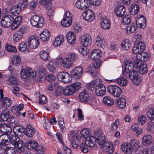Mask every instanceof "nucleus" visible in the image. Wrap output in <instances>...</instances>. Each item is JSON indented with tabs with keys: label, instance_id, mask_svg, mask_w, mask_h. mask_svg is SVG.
<instances>
[{
	"label": "nucleus",
	"instance_id": "nucleus-29",
	"mask_svg": "<svg viewBox=\"0 0 154 154\" xmlns=\"http://www.w3.org/2000/svg\"><path fill=\"white\" fill-rule=\"evenodd\" d=\"M51 36L50 32L47 29H45L42 33L40 34L41 40L43 42L48 41Z\"/></svg>",
	"mask_w": 154,
	"mask_h": 154
},
{
	"label": "nucleus",
	"instance_id": "nucleus-59",
	"mask_svg": "<svg viewBox=\"0 0 154 154\" xmlns=\"http://www.w3.org/2000/svg\"><path fill=\"white\" fill-rule=\"evenodd\" d=\"M35 150V154H44L45 151V147L41 145H38Z\"/></svg>",
	"mask_w": 154,
	"mask_h": 154
},
{
	"label": "nucleus",
	"instance_id": "nucleus-20",
	"mask_svg": "<svg viewBox=\"0 0 154 154\" xmlns=\"http://www.w3.org/2000/svg\"><path fill=\"white\" fill-rule=\"evenodd\" d=\"M12 129L10 125L6 123L2 125L0 128V132L2 134L10 135Z\"/></svg>",
	"mask_w": 154,
	"mask_h": 154
},
{
	"label": "nucleus",
	"instance_id": "nucleus-48",
	"mask_svg": "<svg viewBox=\"0 0 154 154\" xmlns=\"http://www.w3.org/2000/svg\"><path fill=\"white\" fill-rule=\"evenodd\" d=\"M75 92V90L71 85L67 86L64 90L63 94L65 95H70L73 94Z\"/></svg>",
	"mask_w": 154,
	"mask_h": 154
},
{
	"label": "nucleus",
	"instance_id": "nucleus-7",
	"mask_svg": "<svg viewBox=\"0 0 154 154\" xmlns=\"http://www.w3.org/2000/svg\"><path fill=\"white\" fill-rule=\"evenodd\" d=\"M92 99H90L89 94L87 91H83L79 95V98L80 101L82 102H88L90 100L93 104L96 105L97 104V100L93 97Z\"/></svg>",
	"mask_w": 154,
	"mask_h": 154
},
{
	"label": "nucleus",
	"instance_id": "nucleus-41",
	"mask_svg": "<svg viewBox=\"0 0 154 154\" xmlns=\"http://www.w3.org/2000/svg\"><path fill=\"white\" fill-rule=\"evenodd\" d=\"M96 139L94 136H91L85 141V144L90 147H93L96 144Z\"/></svg>",
	"mask_w": 154,
	"mask_h": 154
},
{
	"label": "nucleus",
	"instance_id": "nucleus-38",
	"mask_svg": "<svg viewBox=\"0 0 154 154\" xmlns=\"http://www.w3.org/2000/svg\"><path fill=\"white\" fill-rule=\"evenodd\" d=\"M131 43L129 39L123 40L121 43V48L124 50H128L131 48Z\"/></svg>",
	"mask_w": 154,
	"mask_h": 154
},
{
	"label": "nucleus",
	"instance_id": "nucleus-56",
	"mask_svg": "<svg viewBox=\"0 0 154 154\" xmlns=\"http://www.w3.org/2000/svg\"><path fill=\"white\" fill-rule=\"evenodd\" d=\"M58 123L62 132H63L65 129V124L64 119L63 118L59 117L57 119Z\"/></svg>",
	"mask_w": 154,
	"mask_h": 154
},
{
	"label": "nucleus",
	"instance_id": "nucleus-25",
	"mask_svg": "<svg viewBox=\"0 0 154 154\" xmlns=\"http://www.w3.org/2000/svg\"><path fill=\"white\" fill-rule=\"evenodd\" d=\"M28 43L30 48L31 49H35L38 46L39 42L38 38H29Z\"/></svg>",
	"mask_w": 154,
	"mask_h": 154
},
{
	"label": "nucleus",
	"instance_id": "nucleus-19",
	"mask_svg": "<svg viewBox=\"0 0 154 154\" xmlns=\"http://www.w3.org/2000/svg\"><path fill=\"white\" fill-rule=\"evenodd\" d=\"M75 5L77 8L85 10L89 6V2L87 0H78Z\"/></svg>",
	"mask_w": 154,
	"mask_h": 154
},
{
	"label": "nucleus",
	"instance_id": "nucleus-3",
	"mask_svg": "<svg viewBox=\"0 0 154 154\" xmlns=\"http://www.w3.org/2000/svg\"><path fill=\"white\" fill-rule=\"evenodd\" d=\"M20 74L21 77L23 81H25L27 77L33 78L36 75L35 70L29 67H27L24 69H22Z\"/></svg>",
	"mask_w": 154,
	"mask_h": 154
},
{
	"label": "nucleus",
	"instance_id": "nucleus-2",
	"mask_svg": "<svg viewBox=\"0 0 154 154\" xmlns=\"http://www.w3.org/2000/svg\"><path fill=\"white\" fill-rule=\"evenodd\" d=\"M7 21L8 23H11V29L13 30L15 29L22 22V17L20 16H18L15 18L14 20V16H11V15H5L3 17Z\"/></svg>",
	"mask_w": 154,
	"mask_h": 154
},
{
	"label": "nucleus",
	"instance_id": "nucleus-34",
	"mask_svg": "<svg viewBox=\"0 0 154 154\" xmlns=\"http://www.w3.org/2000/svg\"><path fill=\"white\" fill-rule=\"evenodd\" d=\"M102 147L104 152H108L109 153H112L113 151V145L109 142H106Z\"/></svg>",
	"mask_w": 154,
	"mask_h": 154
},
{
	"label": "nucleus",
	"instance_id": "nucleus-57",
	"mask_svg": "<svg viewBox=\"0 0 154 154\" xmlns=\"http://www.w3.org/2000/svg\"><path fill=\"white\" fill-rule=\"evenodd\" d=\"M28 46L26 43L24 42H22L20 43L19 45V50L21 52L28 51Z\"/></svg>",
	"mask_w": 154,
	"mask_h": 154
},
{
	"label": "nucleus",
	"instance_id": "nucleus-26",
	"mask_svg": "<svg viewBox=\"0 0 154 154\" xmlns=\"http://www.w3.org/2000/svg\"><path fill=\"white\" fill-rule=\"evenodd\" d=\"M23 104H20L18 106H14L11 107V110L13 113L18 116H20V111L23 109Z\"/></svg>",
	"mask_w": 154,
	"mask_h": 154
},
{
	"label": "nucleus",
	"instance_id": "nucleus-31",
	"mask_svg": "<svg viewBox=\"0 0 154 154\" xmlns=\"http://www.w3.org/2000/svg\"><path fill=\"white\" fill-rule=\"evenodd\" d=\"M25 145L29 149H35L38 146V143L33 140H28L26 142Z\"/></svg>",
	"mask_w": 154,
	"mask_h": 154
},
{
	"label": "nucleus",
	"instance_id": "nucleus-62",
	"mask_svg": "<svg viewBox=\"0 0 154 154\" xmlns=\"http://www.w3.org/2000/svg\"><path fill=\"white\" fill-rule=\"evenodd\" d=\"M87 47L82 46L79 48V51L83 55H86L89 52V50L87 48Z\"/></svg>",
	"mask_w": 154,
	"mask_h": 154
},
{
	"label": "nucleus",
	"instance_id": "nucleus-16",
	"mask_svg": "<svg viewBox=\"0 0 154 154\" xmlns=\"http://www.w3.org/2000/svg\"><path fill=\"white\" fill-rule=\"evenodd\" d=\"M82 16L84 19L89 22L92 21L95 18L94 13L89 9L85 11L83 13Z\"/></svg>",
	"mask_w": 154,
	"mask_h": 154
},
{
	"label": "nucleus",
	"instance_id": "nucleus-22",
	"mask_svg": "<svg viewBox=\"0 0 154 154\" xmlns=\"http://www.w3.org/2000/svg\"><path fill=\"white\" fill-rule=\"evenodd\" d=\"M102 56V52L99 49H94L92 51L90 57L93 60H98Z\"/></svg>",
	"mask_w": 154,
	"mask_h": 154
},
{
	"label": "nucleus",
	"instance_id": "nucleus-36",
	"mask_svg": "<svg viewBox=\"0 0 154 154\" xmlns=\"http://www.w3.org/2000/svg\"><path fill=\"white\" fill-rule=\"evenodd\" d=\"M10 112L6 109H4L0 114V118L3 121L8 120L10 116Z\"/></svg>",
	"mask_w": 154,
	"mask_h": 154
},
{
	"label": "nucleus",
	"instance_id": "nucleus-51",
	"mask_svg": "<svg viewBox=\"0 0 154 154\" xmlns=\"http://www.w3.org/2000/svg\"><path fill=\"white\" fill-rule=\"evenodd\" d=\"M28 2L27 0H21L17 6L19 8L20 11L23 10L26 8L28 6Z\"/></svg>",
	"mask_w": 154,
	"mask_h": 154
},
{
	"label": "nucleus",
	"instance_id": "nucleus-54",
	"mask_svg": "<svg viewBox=\"0 0 154 154\" xmlns=\"http://www.w3.org/2000/svg\"><path fill=\"white\" fill-rule=\"evenodd\" d=\"M98 79L97 78L96 80L92 81L87 84V87L90 91H92L94 90V86L95 85H97Z\"/></svg>",
	"mask_w": 154,
	"mask_h": 154
},
{
	"label": "nucleus",
	"instance_id": "nucleus-37",
	"mask_svg": "<svg viewBox=\"0 0 154 154\" xmlns=\"http://www.w3.org/2000/svg\"><path fill=\"white\" fill-rule=\"evenodd\" d=\"M112 82H114L122 86H125L127 83V80L122 77H120L116 79L110 80Z\"/></svg>",
	"mask_w": 154,
	"mask_h": 154
},
{
	"label": "nucleus",
	"instance_id": "nucleus-44",
	"mask_svg": "<svg viewBox=\"0 0 154 154\" xmlns=\"http://www.w3.org/2000/svg\"><path fill=\"white\" fill-rule=\"evenodd\" d=\"M137 27L134 23L128 25L126 27L125 30L128 34H130L134 32Z\"/></svg>",
	"mask_w": 154,
	"mask_h": 154
},
{
	"label": "nucleus",
	"instance_id": "nucleus-24",
	"mask_svg": "<svg viewBox=\"0 0 154 154\" xmlns=\"http://www.w3.org/2000/svg\"><path fill=\"white\" fill-rule=\"evenodd\" d=\"M137 58L138 60L143 62L148 61L150 59V54L145 52H142L137 54Z\"/></svg>",
	"mask_w": 154,
	"mask_h": 154
},
{
	"label": "nucleus",
	"instance_id": "nucleus-8",
	"mask_svg": "<svg viewBox=\"0 0 154 154\" xmlns=\"http://www.w3.org/2000/svg\"><path fill=\"white\" fill-rule=\"evenodd\" d=\"M95 92L96 94L98 96H103L105 94L106 88L103 84V82L98 78L97 83L95 87Z\"/></svg>",
	"mask_w": 154,
	"mask_h": 154
},
{
	"label": "nucleus",
	"instance_id": "nucleus-18",
	"mask_svg": "<svg viewBox=\"0 0 154 154\" xmlns=\"http://www.w3.org/2000/svg\"><path fill=\"white\" fill-rule=\"evenodd\" d=\"M24 133L27 136L32 137L35 133V130L31 125H28L24 129Z\"/></svg>",
	"mask_w": 154,
	"mask_h": 154
},
{
	"label": "nucleus",
	"instance_id": "nucleus-30",
	"mask_svg": "<svg viewBox=\"0 0 154 154\" xmlns=\"http://www.w3.org/2000/svg\"><path fill=\"white\" fill-rule=\"evenodd\" d=\"M140 8L139 5L136 4H131L129 8V12L132 15L137 14L139 11Z\"/></svg>",
	"mask_w": 154,
	"mask_h": 154
},
{
	"label": "nucleus",
	"instance_id": "nucleus-58",
	"mask_svg": "<svg viewBox=\"0 0 154 154\" xmlns=\"http://www.w3.org/2000/svg\"><path fill=\"white\" fill-rule=\"evenodd\" d=\"M131 16L130 15H126L121 19V22L124 25H126L130 23L131 21Z\"/></svg>",
	"mask_w": 154,
	"mask_h": 154
},
{
	"label": "nucleus",
	"instance_id": "nucleus-52",
	"mask_svg": "<svg viewBox=\"0 0 154 154\" xmlns=\"http://www.w3.org/2000/svg\"><path fill=\"white\" fill-rule=\"evenodd\" d=\"M9 119L8 122L13 127L18 125V120L15 117L11 115Z\"/></svg>",
	"mask_w": 154,
	"mask_h": 154
},
{
	"label": "nucleus",
	"instance_id": "nucleus-5",
	"mask_svg": "<svg viewBox=\"0 0 154 154\" xmlns=\"http://www.w3.org/2000/svg\"><path fill=\"white\" fill-rule=\"evenodd\" d=\"M1 100L0 102V109H6L10 107L11 104V100L7 97H3V91L2 89L0 90Z\"/></svg>",
	"mask_w": 154,
	"mask_h": 154
},
{
	"label": "nucleus",
	"instance_id": "nucleus-64",
	"mask_svg": "<svg viewBox=\"0 0 154 154\" xmlns=\"http://www.w3.org/2000/svg\"><path fill=\"white\" fill-rule=\"evenodd\" d=\"M90 132L89 130L85 128L82 130L81 132V134L82 136L84 138H87L89 137Z\"/></svg>",
	"mask_w": 154,
	"mask_h": 154
},
{
	"label": "nucleus",
	"instance_id": "nucleus-35",
	"mask_svg": "<svg viewBox=\"0 0 154 154\" xmlns=\"http://www.w3.org/2000/svg\"><path fill=\"white\" fill-rule=\"evenodd\" d=\"M100 25L103 29H109L110 27V22L106 18H102L101 19Z\"/></svg>",
	"mask_w": 154,
	"mask_h": 154
},
{
	"label": "nucleus",
	"instance_id": "nucleus-61",
	"mask_svg": "<svg viewBox=\"0 0 154 154\" xmlns=\"http://www.w3.org/2000/svg\"><path fill=\"white\" fill-rule=\"evenodd\" d=\"M148 118L150 121L154 120V109L150 108L149 109L147 113Z\"/></svg>",
	"mask_w": 154,
	"mask_h": 154
},
{
	"label": "nucleus",
	"instance_id": "nucleus-32",
	"mask_svg": "<svg viewBox=\"0 0 154 154\" xmlns=\"http://www.w3.org/2000/svg\"><path fill=\"white\" fill-rule=\"evenodd\" d=\"M95 45L99 48H103L105 46V41L100 36L97 35L95 38Z\"/></svg>",
	"mask_w": 154,
	"mask_h": 154
},
{
	"label": "nucleus",
	"instance_id": "nucleus-49",
	"mask_svg": "<svg viewBox=\"0 0 154 154\" xmlns=\"http://www.w3.org/2000/svg\"><path fill=\"white\" fill-rule=\"evenodd\" d=\"M116 104L117 106L119 108H123L126 104V100L123 97H121L117 100Z\"/></svg>",
	"mask_w": 154,
	"mask_h": 154
},
{
	"label": "nucleus",
	"instance_id": "nucleus-63",
	"mask_svg": "<svg viewBox=\"0 0 154 154\" xmlns=\"http://www.w3.org/2000/svg\"><path fill=\"white\" fill-rule=\"evenodd\" d=\"M138 120L139 123L142 125L146 123V118L145 116L142 114L138 116Z\"/></svg>",
	"mask_w": 154,
	"mask_h": 154
},
{
	"label": "nucleus",
	"instance_id": "nucleus-4",
	"mask_svg": "<svg viewBox=\"0 0 154 154\" xmlns=\"http://www.w3.org/2000/svg\"><path fill=\"white\" fill-rule=\"evenodd\" d=\"M7 140L2 139L0 142V153H6L7 154H14V150L12 147H8Z\"/></svg>",
	"mask_w": 154,
	"mask_h": 154
},
{
	"label": "nucleus",
	"instance_id": "nucleus-17",
	"mask_svg": "<svg viewBox=\"0 0 154 154\" xmlns=\"http://www.w3.org/2000/svg\"><path fill=\"white\" fill-rule=\"evenodd\" d=\"M122 151L125 154H131L132 153L134 149L129 143H124L121 145Z\"/></svg>",
	"mask_w": 154,
	"mask_h": 154
},
{
	"label": "nucleus",
	"instance_id": "nucleus-13",
	"mask_svg": "<svg viewBox=\"0 0 154 154\" xmlns=\"http://www.w3.org/2000/svg\"><path fill=\"white\" fill-rule=\"evenodd\" d=\"M57 79L59 81H63L67 83H70L72 80L71 76L66 72H62L59 73L57 75Z\"/></svg>",
	"mask_w": 154,
	"mask_h": 154
},
{
	"label": "nucleus",
	"instance_id": "nucleus-1",
	"mask_svg": "<svg viewBox=\"0 0 154 154\" xmlns=\"http://www.w3.org/2000/svg\"><path fill=\"white\" fill-rule=\"evenodd\" d=\"M125 69L123 72L124 76H128L130 79L133 82L135 85H138L142 82V79L138 76L137 70H133L134 64L130 60H126L125 62Z\"/></svg>",
	"mask_w": 154,
	"mask_h": 154
},
{
	"label": "nucleus",
	"instance_id": "nucleus-45",
	"mask_svg": "<svg viewBox=\"0 0 154 154\" xmlns=\"http://www.w3.org/2000/svg\"><path fill=\"white\" fill-rule=\"evenodd\" d=\"M21 59L20 57L18 55H15L11 58V62L12 65L17 66L20 64Z\"/></svg>",
	"mask_w": 154,
	"mask_h": 154
},
{
	"label": "nucleus",
	"instance_id": "nucleus-33",
	"mask_svg": "<svg viewBox=\"0 0 154 154\" xmlns=\"http://www.w3.org/2000/svg\"><path fill=\"white\" fill-rule=\"evenodd\" d=\"M20 12V8L17 5H13L10 7L8 11L9 14L15 16Z\"/></svg>",
	"mask_w": 154,
	"mask_h": 154
},
{
	"label": "nucleus",
	"instance_id": "nucleus-53",
	"mask_svg": "<svg viewBox=\"0 0 154 154\" xmlns=\"http://www.w3.org/2000/svg\"><path fill=\"white\" fill-rule=\"evenodd\" d=\"M130 144L133 147V149L134 148L135 150H137L140 147V144L139 142L135 140L131 139L130 141Z\"/></svg>",
	"mask_w": 154,
	"mask_h": 154
},
{
	"label": "nucleus",
	"instance_id": "nucleus-28",
	"mask_svg": "<svg viewBox=\"0 0 154 154\" xmlns=\"http://www.w3.org/2000/svg\"><path fill=\"white\" fill-rule=\"evenodd\" d=\"M66 37L67 41L70 44H74L75 42L76 35L75 33L69 32L67 34Z\"/></svg>",
	"mask_w": 154,
	"mask_h": 154
},
{
	"label": "nucleus",
	"instance_id": "nucleus-42",
	"mask_svg": "<svg viewBox=\"0 0 154 154\" xmlns=\"http://www.w3.org/2000/svg\"><path fill=\"white\" fill-rule=\"evenodd\" d=\"M8 142L7 143L9 142L10 143L13 145L14 146L17 144V142L20 140L19 138L16 135L11 136V137H9L8 140H7Z\"/></svg>",
	"mask_w": 154,
	"mask_h": 154
},
{
	"label": "nucleus",
	"instance_id": "nucleus-10",
	"mask_svg": "<svg viewBox=\"0 0 154 154\" xmlns=\"http://www.w3.org/2000/svg\"><path fill=\"white\" fill-rule=\"evenodd\" d=\"M57 60L58 61L62 60L61 65L64 68L69 69L72 67L73 65V62L67 57L63 59V57L60 55L57 58Z\"/></svg>",
	"mask_w": 154,
	"mask_h": 154
},
{
	"label": "nucleus",
	"instance_id": "nucleus-23",
	"mask_svg": "<svg viewBox=\"0 0 154 154\" xmlns=\"http://www.w3.org/2000/svg\"><path fill=\"white\" fill-rule=\"evenodd\" d=\"M125 8L123 5L117 6L115 9V12L118 17H121L123 16L125 12Z\"/></svg>",
	"mask_w": 154,
	"mask_h": 154
},
{
	"label": "nucleus",
	"instance_id": "nucleus-47",
	"mask_svg": "<svg viewBox=\"0 0 154 154\" xmlns=\"http://www.w3.org/2000/svg\"><path fill=\"white\" fill-rule=\"evenodd\" d=\"M139 70V72L141 74L146 73L148 71L147 66L146 63H141L137 68Z\"/></svg>",
	"mask_w": 154,
	"mask_h": 154
},
{
	"label": "nucleus",
	"instance_id": "nucleus-60",
	"mask_svg": "<svg viewBox=\"0 0 154 154\" xmlns=\"http://www.w3.org/2000/svg\"><path fill=\"white\" fill-rule=\"evenodd\" d=\"M72 20H70V19H63L61 21V24L62 26L68 27L71 24Z\"/></svg>",
	"mask_w": 154,
	"mask_h": 154
},
{
	"label": "nucleus",
	"instance_id": "nucleus-27",
	"mask_svg": "<svg viewBox=\"0 0 154 154\" xmlns=\"http://www.w3.org/2000/svg\"><path fill=\"white\" fill-rule=\"evenodd\" d=\"M153 139L150 135L146 134L143 137L142 143L144 145L149 146L152 144Z\"/></svg>",
	"mask_w": 154,
	"mask_h": 154
},
{
	"label": "nucleus",
	"instance_id": "nucleus-14",
	"mask_svg": "<svg viewBox=\"0 0 154 154\" xmlns=\"http://www.w3.org/2000/svg\"><path fill=\"white\" fill-rule=\"evenodd\" d=\"M82 72V68L81 67L77 66L71 71V77L75 79H79L81 77Z\"/></svg>",
	"mask_w": 154,
	"mask_h": 154
},
{
	"label": "nucleus",
	"instance_id": "nucleus-55",
	"mask_svg": "<svg viewBox=\"0 0 154 154\" xmlns=\"http://www.w3.org/2000/svg\"><path fill=\"white\" fill-rule=\"evenodd\" d=\"M24 130L21 127L18 126V125L14 127L13 131L15 135L20 136L22 132L24 131Z\"/></svg>",
	"mask_w": 154,
	"mask_h": 154
},
{
	"label": "nucleus",
	"instance_id": "nucleus-46",
	"mask_svg": "<svg viewBox=\"0 0 154 154\" xmlns=\"http://www.w3.org/2000/svg\"><path fill=\"white\" fill-rule=\"evenodd\" d=\"M17 151L21 153L23 151L24 149L23 146V142L22 140H20L14 146Z\"/></svg>",
	"mask_w": 154,
	"mask_h": 154
},
{
	"label": "nucleus",
	"instance_id": "nucleus-11",
	"mask_svg": "<svg viewBox=\"0 0 154 154\" xmlns=\"http://www.w3.org/2000/svg\"><path fill=\"white\" fill-rule=\"evenodd\" d=\"M26 30L25 27L22 26L20 29L17 31L13 36L14 40L15 42H17L20 41L23 37V34Z\"/></svg>",
	"mask_w": 154,
	"mask_h": 154
},
{
	"label": "nucleus",
	"instance_id": "nucleus-15",
	"mask_svg": "<svg viewBox=\"0 0 154 154\" xmlns=\"http://www.w3.org/2000/svg\"><path fill=\"white\" fill-rule=\"evenodd\" d=\"M145 44L141 42L137 43L133 48V52L134 54H137L143 52L145 49Z\"/></svg>",
	"mask_w": 154,
	"mask_h": 154
},
{
	"label": "nucleus",
	"instance_id": "nucleus-43",
	"mask_svg": "<svg viewBox=\"0 0 154 154\" xmlns=\"http://www.w3.org/2000/svg\"><path fill=\"white\" fill-rule=\"evenodd\" d=\"M64 36L62 35H60L55 38V40L53 44L55 46H57L60 45L62 44L64 41Z\"/></svg>",
	"mask_w": 154,
	"mask_h": 154
},
{
	"label": "nucleus",
	"instance_id": "nucleus-21",
	"mask_svg": "<svg viewBox=\"0 0 154 154\" xmlns=\"http://www.w3.org/2000/svg\"><path fill=\"white\" fill-rule=\"evenodd\" d=\"M80 41L84 46L88 47L91 45L92 39L89 35H86L82 36Z\"/></svg>",
	"mask_w": 154,
	"mask_h": 154
},
{
	"label": "nucleus",
	"instance_id": "nucleus-12",
	"mask_svg": "<svg viewBox=\"0 0 154 154\" xmlns=\"http://www.w3.org/2000/svg\"><path fill=\"white\" fill-rule=\"evenodd\" d=\"M136 25L141 28H144L146 26V19L144 16L141 14H138L136 17Z\"/></svg>",
	"mask_w": 154,
	"mask_h": 154
},
{
	"label": "nucleus",
	"instance_id": "nucleus-39",
	"mask_svg": "<svg viewBox=\"0 0 154 154\" xmlns=\"http://www.w3.org/2000/svg\"><path fill=\"white\" fill-rule=\"evenodd\" d=\"M6 83L9 85H16L18 83V80L13 76H10L7 78L6 80Z\"/></svg>",
	"mask_w": 154,
	"mask_h": 154
},
{
	"label": "nucleus",
	"instance_id": "nucleus-9",
	"mask_svg": "<svg viewBox=\"0 0 154 154\" xmlns=\"http://www.w3.org/2000/svg\"><path fill=\"white\" fill-rule=\"evenodd\" d=\"M107 90L110 94L115 97H119L122 93L121 89L116 85H111L109 86Z\"/></svg>",
	"mask_w": 154,
	"mask_h": 154
},
{
	"label": "nucleus",
	"instance_id": "nucleus-6",
	"mask_svg": "<svg viewBox=\"0 0 154 154\" xmlns=\"http://www.w3.org/2000/svg\"><path fill=\"white\" fill-rule=\"evenodd\" d=\"M30 22L34 26L37 28L41 27L44 25V19L43 17H40L37 15H35L31 17Z\"/></svg>",
	"mask_w": 154,
	"mask_h": 154
},
{
	"label": "nucleus",
	"instance_id": "nucleus-50",
	"mask_svg": "<svg viewBox=\"0 0 154 154\" xmlns=\"http://www.w3.org/2000/svg\"><path fill=\"white\" fill-rule=\"evenodd\" d=\"M103 102L108 106H111L114 103V100L111 97L108 96L104 97L103 100Z\"/></svg>",
	"mask_w": 154,
	"mask_h": 154
},
{
	"label": "nucleus",
	"instance_id": "nucleus-40",
	"mask_svg": "<svg viewBox=\"0 0 154 154\" xmlns=\"http://www.w3.org/2000/svg\"><path fill=\"white\" fill-rule=\"evenodd\" d=\"M96 136H97L95 138L96 140H97V142L101 146V147H102L104 144L106 143L105 142V137L100 133L96 134Z\"/></svg>",
	"mask_w": 154,
	"mask_h": 154
}]
</instances>
